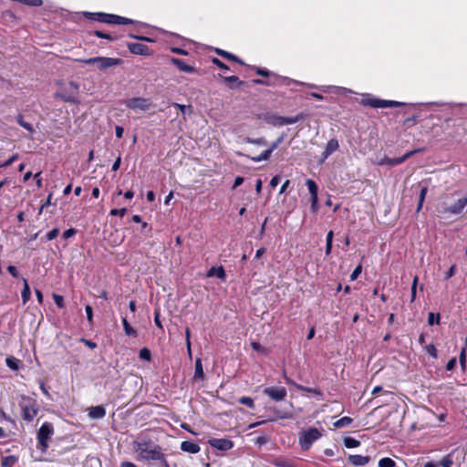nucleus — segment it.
<instances>
[{
    "label": "nucleus",
    "instance_id": "4c0bfd02",
    "mask_svg": "<svg viewBox=\"0 0 467 467\" xmlns=\"http://www.w3.org/2000/svg\"><path fill=\"white\" fill-rule=\"evenodd\" d=\"M425 350H426V352H427L430 356L433 357L434 358H437V350H436V348H435L434 345L430 344V345L426 346V347H425Z\"/></svg>",
    "mask_w": 467,
    "mask_h": 467
},
{
    "label": "nucleus",
    "instance_id": "c03bdc74",
    "mask_svg": "<svg viewBox=\"0 0 467 467\" xmlns=\"http://www.w3.org/2000/svg\"><path fill=\"white\" fill-rule=\"evenodd\" d=\"M58 234H59V230L57 228H55V229L51 230L50 232H48L47 234L46 237L48 241H50V240L55 239L58 235Z\"/></svg>",
    "mask_w": 467,
    "mask_h": 467
},
{
    "label": "nucleus",
    "instance_id": "69168bd1",
    "mask_svg": "<svg viewBox=\"0 0 467 467\" xmlns=\"http://www.w3.org/2000/svg\"><path fill=\"white\" fill-rule=\"evenodd\" d=\"M244 182V178L243 177H236L235 180H234V186L233 188L235 189L237 188L238 186H240L242 183Z\"/></svg>",
    "mask_w": 467,
    "mask_h": 467
},
{
    "label": "nucleus",
    "instance_id": "c9c22d12",
    "mask_svg": "<svg viewBox=\"0 0 467 467\" xmlns=\"http://www.w3.org/2000/svg\"><path fill=\"white\" fill-rule=\"evenodd\" d=\"M140 358L141 359L149 361L150 359V352L148 348H144L140 350Z\"/></svg>",
    "mask_w": 467,
    "mask_h": 467
},
{
    "label": "nucleus",
    "instance_id": "ea45409f",
    "mask_svg": "<svg viewBox=\"0 0 467 467\" xmlns=\"http://www.w3.org/2000/svg\"><path fill=\"white\" fill-rule=\"evenodd\" d=\"M53 298H54V301L56 303V305L58 306V307H63L64 306V298L62 296H59V295H57V294H54L53 295Z\"/></svg>",
    "mask_w": 467,
    "mask_h": 467
},
{
    "label": "nucleus",
    "instance_id": "de8ad7c7",
    "mask_svg": "<svg viewBox=\"0 0 467 467\" xmlns=\"http://www.w3.org/2000/svg\"><path fill=\"white\" fill-rule=\"evenodd\" d=\"M18 360L16 358H6V365L13 369H16L18 368L17 366Z\"/></svg>",
    "mask_w": 467,
    "mask_h": 467
},
{
    "label": "nucleus",
    "instance_id": "9b49d317",
    "mask_svg": "<svg viewBox=\"0 0 467 467\" xmlns=\"http://www.w3.org/2000/svg\"><path fill=\"white\" fill-rule=\"evenodd\" d=\"M129 50L135 55H147L148 47L140 43H130L128 44Z\"/></svg>",
    "mask_w": 467,
    "mask_h": 467
},
{
    "label": "nucleus",
    "instance_id": "864d4df0",
    "mask_svg": "<svg viewBox=\"0 0 467 467\" xmlns=\"http://www.w3.org/2000/svg\"><path fill=\"white\" fill-rule=\"evenodd\" d=\"M119 20H117L118 22H116V25H127V24H131L132 23V20L129 19V18H126V17H122V16H119Z\"/></svg>",
    "mask_w": 467,
    "mask_h": 467
},
{
    "label": "nucleus",
    "instance_id": "9d476101",
    "mask_svg": "<svg viewBox=\"0 0 467 467\" xmlns=\"http://www.w3.org/2000/svg\"><path fill=\"white\" fill-rule=\"evenodd\" d=\"M209 444L220 451H228L233 448L234 443L232 441L227 439H211L209 440Z\"/></svg>",
    "mask_w": 467,
    "mask_h": 467
},
{
    "label": "nucleus",
    "instance_id": "7c9ffc66",
    "mask_svg": "<svg viewBox=\"0 0 467 467\" xmlns=\"http://www.w3.org/2000/svg\"><path fill=\"white\" fill-rule=\"evenodd\" d=\"M239 403L243 404V405H245L249 408H254V400L250 397H241L239 400H238Z\"/></svg>",
    "mask_w": 467,
    "mask_h": 467
},
{
    "label": "nucleus",
    "instance_id": "6ab92c4d",
    "mask_svg": "<svg viewBox=\"0 0 467 467\" xmlns=\"http://www.w3.org/2000/svg\"><path fill=\"white\" fill-rule=\"evenodd\" d=\"M225 275H226L225 271L222 266H220V267L213 266V267L210 268L209 271L207 272L208 277L217 276L221 280H224Z\"/></svg>",
    "mask_w": 467,
    "mask_h": 467
},
{
    "label": "nucleus",
    "instance_id": "7ed1b4c3",
    "mask_svg": "<svg viewBox=\"0 0 467 467\" xmlns=\"http://www.w3.org/2000/svg\"><path fill=\"white\" fill-rule=\"evenodd\" d=\"M322 436V432L317 428H309L302 431L299 435V444L304 450H308L314 441Z\"/></svg>",
    "mask_w": 467,
    "mask_h": 467
},
{
    "label": "nucleus",
    "instance_id": "a18cd8bd",
    "mask_svg": "<svg viewBox=\"0 0 467 467\" xmlns=\"http://www.w3.org/2000/svg\"><path fill=\"white\" fill-rule=\"evenodd\" d=\"M127 213V209L126 208H121V209H112L110 211V214L111 215H119V216H124Z\"/></svg>",
    "mask_w": 467,
    "mask_h": 467
},
{
    "label": "nucleus",
    "instance_id": "393cba45",
    "mask_svg": "<svg viewBox=\"0 0 467 467\" xmlns=\"http://www.w3.org/2000/svg\"><path fill=\"white\" fill-rule=\"evenodd\" d=\"M359 444H360V442L354 438L347 437L344 439V445L347 448H356V447L359 446Z\"/></svg>",
    "mask_w": 467,
    "mask_h": 467
},
{
    "label": "nucleus",
    "instance_id": "b1692460",
    "mask_svg": "<svg viewBox=\"0 0 467 467\" xmlns=\"http://www.w3.org/2000/svg\"><path fill=\"white\" fill-rule=\"evenodd\" d=\"M351 422H352V419L346 416V417L339 419L336 422H334V427L335 428L346 427V426H348Z\"/></svg>",
    "mask_w": 467,
    "mask_h": 467
},
{
    "label": "nucleus",
    "instance_id": "ddd939ff",
    "mask_svg": "<svg viewBox=\"0 0 467 467\" xmlns=\"http://www.w3.org/2000/svg\"><path fill=\"white\" fill-rule=\"evenodd\" d=\"M106 415V410L102 406H94L88 409V416L93 420L102 419Z\"/></svg>",
    "mask_w": 467,
    "mask_h": 467
},
{
    "label": "nucleus",
    "instance_id": "412c9836",
    "mask_svg": "<svg viewBox=\"0 0 467 467\" xmlns=\"http://www.w3.org/2000/svg\"><path fill=\"white\" fill-rule=\"evenodd\" d=\"M203 377H204V372H203L201 358H197L195 361L194 378L202 379Z\"/></svg>",
    "mask_w": 467,
    "mask_h": 467
},
{
    "label": "nucleus",
    "instance_id": "dca6fc26",
    "mask_svg": "<svg viewBox=\"0 0 467 467\" xmlns=\"http://www.w3.org/2000/svg\"><path fill=\"white\" fill-rule=\"evenodd\" d=\"M348 462L355 466H362L369 462V457L361 455H349Z\"/></svg>",
    "mask_w": 467,
    "mask_h": 467
},
{
    "label": "nucleus",
    "instance_id": "680f3d73",
    "mask_svg": "<svg viewBox=\"0 0 467 467\" xmlns=\"http://www.w3.org/2000/svg\"><path fill=\"white\" fill-rule=\"evenodd\" d=\"M279 182H280V177H279V176H277V175H276V176H274V177L271 179V181H270V186H271V187H273V188H275V187H276V186L278 185Z\"/></svg>",
    "mask_w": 467,
    "mask_h": 467
},
{
    "label": "nucleus",
    "instance_id": "4468645a",
    "mask_svg": "<svg viewBox=\"0 0 467 467\" xmlns=\"http://www.w3.org/2000/svg\"><path fill=\"white\" fill-rule=\"evenodd\" d=\"M92 16H96L97 19L100 22L107 23V24H116L119 20V16L116 15H109V14H104V13H97V14H91Z\"/></svg>",
    "mask_w": 467,
    "mask_h": 467
},
{
    "label": "nucleus",
    "instance_id": "6e6d98bb",
    "mask_svg": "<svg viewBox=\"0 0 467 467\" xmlns=\"http://www.w3.org/2000/svg\"><path fill=\"white\" fill-rule=\"evenodd\" d=\"M455 270H456V265H451L450 267V269L447 271V273L445 274V278L446 279L451 278L455 274Z\"/></svg>",
    "mask_w": 467,
    "mask_h": 467
},
{
    "label": "nucleus",
    "instance_id": "0eeeda50",
    "mask_svg": "<svg viewBox=\"0 0 467 467\" xmlns=\"http://www.w3.org/2000/svg\"><path fill=\"white\" fill-rule=\"evenodd\" d=\"M125 105L131 109L148 110L150 108L149 99L143 98H132L125 101Z\"/></svg>",
    "mask_w": 467,
    "mask_h": 467
},
{
    "label": "nucleus",
    "instance_id": "a211bd4d",
    "mask_svg": "<svg viewBox=\"0 0 467 467\" xmlns=\"http://www.w3.org/2000/svg\"><path fill=\"white\" fill-rule=\"evenodd\" d=\"M172 63L182 72L192 73L194 68L179 58H172Z\"/></svg>",
    "mask_w": 467,
    "mask_h": 467
},
{
    "label": "nucleus",
    "instance_id": "aec40b11",
    "mask_svg": "<svg viewBox=\"0 0 467 467\" xmlns=\"http://www.w3.org/2000/svg\"><path fill=\"white\" fill-rule=\"evenodd\" d=\"M23 283H24V287L21 292V296H22L23 303L26 304L30 298L31 292H30V288H29L27 280L26 278H23Z\"/></svg>",
    "mask_w": 467,
    "mask_h": 467
},
{
    "label": "nucleus",
    "instance_id": "3c124183",
    "mask_svg": "<svg viewBox=\"0 0 467 467\" xmlns=\"http://www.w3.org/2000/svg\"><path fill=\"white\" fill-rule=\"evenodd\" d=\"M20 2L29 5H32V6H39L42 5L41 0H20Z\"/></svg>",
    "mask_w": 467,
    "mask_h": 467
},
{
    "label": "nucleus",
    "instance_id": "37998d69",
    "mask_svg": "<svg viewBox=\"0 0 467 467\" xmlns=\"http://www.w3.org/2000/svg\"><path fill=\"white\" fill-rule=\"evenodd\" d=\"M361 270H362V266H361V265H358L354 269V271L352 272V274L350 275V279H351L352 281L356 280V279L358 278V276L360 275Z\"/></svg>",
    "mask_w": 467,
    "mask_h": 467
},
{
    "label": "nucleus",
    "instance_id": "e2e57ef3",
    "mask_svg": "<svg viewBox=\"0 0 467 467\" xmlns=\"http://www.w3.org/2000/svg\"><path fill=\"white\" fill-rule=\"evenodd\" d=\"M8 272L14 276V277H17L18 276V272L16 270V267L14 266V265H9L8 268H7Z\"/></svg>",
    "mask_w": 467,
    "mask_h": 467
},
{
    "label": "nucleus",
    "instance_id": "8fccbe9b",
    "mask_svg": "<svg viewBox=\"0 0 467 467\" xmlns=\"http://www.w3.org/2000/svg\"><path fill=\"white\" fill-rule=\"evenodd\" d=\"M246 141L248 143H254V144H257V145H265V140L264 138H258V139H255V140H253V139H250L248 138L246 140Z\"/></svg>",
    "mask_w": 467,
    "mask_h": 467
},
{
    "label": "nucleus",
    "instance_id": "a878e982",
    "mask_svg": "<svg viewBox=\"0 0 467 467\" xmlns=\"http://www.w3.org/2000/svg\"><path fill=\"white\" fill-rule=\"evenodd\" d=\"M427 192H428V188L426 186L421 188L420 193V197H419V203H418V206H417V212L420 211V209L422 207V204H423V202L425 200Z\"/></svg>",
    "mask_w": 467,
    "mask_h": 467
},
{
    "label": "nucleus",
    "instance_id": "2eb2a0df",
    "mask_svg": "<svg viewBox=\"0 0 467 467\" xmlns=\"http://www.w3.org/2000/svg\"><path fill=\"white\" fill-rule=\"evenodd\" d=\"M181 449L183 451L189 452V453H198L201 451L200 446L197 443H194L192 441H184L181 443Z\"/></svg>",
    "mask_w": 467,
    "mask_h": 467
},
{
    "label": "nucleus",
    "instance_id": "052dcab7",
    "mask_svg": "<svg viewBox=\"0 0 467 467\" xmlns=\"http://www.w3.org/2000/svg\"><path fill=\"white\" fill-rule=\"evenodd\" d=\"M441 464L442 467H451L452 461L449 457H446L442 459Z\"/></svg>",
    "mask_w": 467,
    "mask_h": 467
},
{
    "label": "nucleus",
    "instance_id": "2f4dec72",
    "mask_svg": "<svg viewBox=\"0 0 467 467\" xmlns=\"http://www.w3.org/2000/svg\"><path fill=\"white\" fill-rule=\"evenodd\" d=\"M16 462V458L15 456H7L3 459L2 466L3 467H11Z\"/></svg>",
    "mask_w": 467,
    "mask_h": 467
},
{
    "label": "nucleus",
    "instance_id": "bb28decb",
    "mask_svg": "<svg viewBox=\"0 0 467 467\" xmlns=\"http://www.w3.org/2000/svg\"><path fill=\"white\" fill-rule=\"evenodd\" d=\"M271 150H269L268 149L265 150V151H263L259 156L257 157H253L252 160L255 162H259L261 161H266L270 158L271 156Z\"/></svg>",
    "mask_w": 467,
    "mask_h": 467
},
{
    "label": "nucleus",
    "instance_id": "473e14b6",
    "mask_svg": "<svg viewBox=\"0 0 467 467\" xmlns=\"http://www.w3.org/2000/svg\"><path fill=\"white\" fill-rule=\"evenodd\" d=\"M17 122H18V124L20 126H22L23 128H25L28 131L32 132L34 130L32 125L30 123H28V122H26L22 116H18L17 117Z\"/></svg>",
    "mask_w": 467,
    "mask_h": 467
},
{
    "label": "nucleus",
    "instance_id": "13d9d810",
    "mask_svg": "<svg viewBox=\"0 0 467 467\" xmlns=\"http://www.w3.org/2000/svg\"><path fill=\"white\" fill-rule=\"evenodd\" d=\"M17 158H18V155L15 154L11 158H9L5 163H3L1 166L7 167V166L11 165Z\"/></svg>",
    "mask_w": 467,
    "mask_h": 467
},
{
    "label": "nucleus",
    "instance_id": "4be33fe9",
    "mask_svg": "<svg viewBox=\"0 0 467 467\" xmlns=\"http://www.w3.org/2000/svg\"><path fill=\"white\" fill-rule=\"evenodd\" d=\"M122 325L127 336L136 337L137 331L129 324L126 317L122 318Z\"/></svg>",
    "mask_w": 467,
    "mask_h": 467
},
{
    "label": "nucleus",
    "instance_id": "603ef678",
    "mask_svg": "<svg viewBox=\"0 0 467 467\" xmlns=\"http://www.w3.org/2000/svg\"><path fill=\"white\" fill-rule=\"evenodd\" d=\"M85 310H86V314H87V318H88V322L91 323L92 318H93L92 307L90 306L87 305L85 307Z\"/></svg>",
    "mask_w": 467,
    "mask_h": 467
},
{
    "label": "nucleus",
    "instance_id": "5701e85b",
    "mask_svg": "<svg viewBox=\"0 0 467 467\" xmlns=\"http://www.w3.org/2000/svg\"><path fill=\"white\" fill-rule=\"evenodd\" d=\"M304 119V114L300 113L295 117H284V125H291Z\"/></svg>",
    "mask_w": 467,
    "mask_h": 467
},
{
    "label": "nucleus",
    "instance_id": "6e6552de",
    "mask_svg": "<svg viewBox=\"0 0 467 467\" xmlns=\"http://www.w3.org/2000/svg\"><path fill=\"white\" fill-rule=\"evenodd\" d=\"M367 104L371 106L372 108H376V109L393 108V107H399L401 105V103L398 102V101L383 100V99H368Z\"/></svg>",
    "mask_w": 467,
    "mask_h": 467
},
{
    "label": "nucleus",
    "instance_id": "f704fd0d",
    "mask_svg": "<svg viewBox=\"0 0 467 467\" xmlns=\"http://www.w3.org/2000/svg\"><path fill=\"white\" fill-rule=\"evenodd\" d=\"M395 161V158L394 159H390V158H388V157H384L383 159L379 160L378 161V164L379 165H385V164H388V165H391V166H394V165H399L400 163H394L393 161Z\"/></svg>",
    "mask_w": 467,
    "mask_h": 467
},
{
    "label": "nucleus",
    "instance_id": "1a4fd4ad",
    "mask_svg": "<svg viewBox=\"0 0 467 467\" xmlns=\"http://www.w3.org/2000/svg\"><path fill=\"white\" fill-rule=\"evenodd\" d=\"M306 184L308 191L311 194V209L313 212H317V185L311 179H307L306 182Z\"/></svg>",
    "mask_w": 467,
    "mask_h": 467
},
{
    "label": "nucleus",
    "instance_id": "774afa93",
    "mask_svg": "<svg viewBox=\"0 0 467 467\" xmlns=\"http://www.w3.org/2000/svg\"><path fill=\"white\" fill-rule=\"evenodd\" d=\"M289 184H290V181H289V180H286V181L282 184V186H281V188H280V191H279V193H280V194L284 193V192L286 191V189L288 188Z\"/></svg>",
    "mask_w": 467,
    "mask_h": 467
},
{
    "label": "nucleus",
    "instance_id": "4d7b16f0",
    "mask_svg": "<svg viewBox=\"0 0 467 467\" xmlns=\"http://www.w3.org/2000/svg\"><path fill=\"white\" fill-rule=\"evenodd\" d=\"M251 346H252L253 349L255 350V351H260V352H264L265 351V348L258 342H252Z\"/></svg>",
    "mask_w": 467,
    "mask_h": 467
},
{
    "label": "nucleus",
    "instance_id": "20e7f679",
    "mask_svg": "<svg viewBox=\"0 0 467 467\" xmlns=\"http://www.w3.org/2000/svg\"><path fill=\"white\" fill-rule=\"evenodd\" d=\"M22 409V416L25 420L31 421L37 414V408L35 401L29 399H23L20 403Z\"/></svg>",
    "mask_w": 467,
    "mask_h": 467
},
{
    "label": "nucleus",
    "instance_id": "f257e3e1",
    "mask_svg": "<svg viewBox=\"0 0 467 467\" xmlns=\"http://www.w3.org/2000/svg\"><path fill=\"white\" fill-rule=\"evenodd\" d=\"M134 450L141 459L161 460L167 466L159 446L149 442H134Z\"/></svg>",
    "mask_w": 467,
    "mask_h": 467
},
{
    "label": "nucleus",
    "instance_id": "bf43d9fd",
    "mask_svg": "<svg viewBox=\"0 0 467 467\" xmlns=\"http://www.w3.org/2000/svg\"><path fill=\"white\" fill-rule=\"evenodd\" d=\"M455 365H456V358H451V359H450V360L448 361V363H447V365H446V369H447V370H451V369H453V368H454Z\"/></svg>",
    "mask_w": 467,
    "mask_h": 467
},
{
    "label": "nucleus",
    "instance_id": "09e8293b",
    "mask_svg": "<svg viewBox=\"0 0 467 467\" xmlns=\"http://www.w3.org/2000/svg\"><path fill=\"white\" fill-rule=\"evenodd\" d=\"M94 35L97 36L98 37L105 38V39H108V40H112L113 39V37L110 35L103 33V32L99 31V30L94 31Z\"/></svg>",
    "mask_w": 467,
    "mask_h": 467
},
{
    "label": "nucleus",
    "instance_id": "f3484780",
    "mask_svg": "<svg viewBox=\"0 0 467 467\" xmlns=\"http://www.w3.org/2000/svg\"><path fill=\"white\" fill-rule=\"evenodd\" d=\"M339 147L338 141L336 139H331L328 140L326 150L323 152V159H327L329 155H331L334 151H336Z\"/></svg>",
    "mask_w": 467,
    "mask_h": 467
},
{
    "label": "nucleus",
    "instance_id": "0e129e2a",
    "mask_svg": "<svg viewBox=\"0 0 467 467\" xmlns=\"http://www.w3.org/2000/svg\"><path fill=\"white\" fill-rule=\"evenodd\" d=\"M281 141H282V138H279L276 141H275L271 144V146L268 150H271V152H273L278 147V145L281 143Z\"/></svg>",
    "mask_w": 467,
    "mask_h": 467
},
{
    "label": "nucleus",
    "instance_id": "5fc2aeb1",
    "mask_svg": "<svg viewBox=\"0 0 467 467\" xmlns=\"http://www.w3.org/2000/svg\"><path fill=\"white\" fill-rule=\"evenodd\" d=\"M75 234H76V230L74 228H70L63 233V237L65 239H67V238L73 236Z\"/></svg>",
    "mask_w": 467,
    "mask_h": 467
},
{
    "label": "nucleus",
    "instance_id": "c85d7f7f",
    "mask_svg": "<svg viewBox=\"0 0 467 467\" xmlns=\"http://www.w3.org/2000/svg\"><path fill=\"white\" fill-rule=\"evenodd\" d=\"M379 467H395V462L390 458H382L379 462Z\"/></svg>",
    "mask_w": 467,
    "mask_h": 467
},
{
    "label": "nucleus",
    "instance_id": "423d86ee",
    "mask_svg": "<svg viewBox=\"0 0 467 467\" xmlns=\"http://www.w3.org/2000/svg\"><path fill=\"white\" fill-rule=\"evenodd\" d=\"M263 392L275 401L284 400L287 395L286 389L284 387H268Z\"/></svg>",
    "mask_w": 467,
    "mask_h": 467
},
{
    "label": "nucleus",
    "instance_id": "338daca9",
    "mask_svg": "<svg viewBox=\"0 0 467 467\" xmlns=\"http://www.w3.org/2000/svg\"><path fill=\"white\" fill-rule=\"evenodd\" d=\"M120 162H121V159H120V157H118V158L116 159V161H114L113 165H112V170H113L114 171H118V170H119V166H120Z\"/></svg>",
    "mask_w": 467,
    "mask_h": 467
},
{
    "label": "nucleus",
    "instance_id": "f03ea898",
    "mask_svg": "<svg viewBox=\"0 0 467 467\" xmlns=\"http://www.w3.org/2000/svg\"><path fill=\"white\" fill-rule=\"evenodd\" d=\"M77 61L82 62L86 65H96L99 70H106L109 67H116L121 63V60L119 58L106 57H96L87 59H77Z\"/></svg>",
    "mask_w": 467,
    "mask_h": 467
},
{
    "label": "nucleus",
    "instance_id": "72a5a7b5",
    "mask_svg": "<svg viewBox=\"0 0 467 467\" xmlns=\"http://www.w3.org/2000/svg\"><path fill=\"white\" fill-rule=\"evenodd\" d=\"M440 322V315H435L434 313H429L428 323L432 326L434 324H439Z\"/></svg>",
    "mask_w": 467,
    "mask_h": 467
},
{
    "label": "nucleus",
    "instance_id": "e433bc0d",
    "mask_svg": "<svg viewBox=\"0 0 467 467\" xmlns=\"http://www.w3.org/2000/svg\"><path fill=\"white\" fill-rule=\"evenodd\" d=\"M284 117L274 116L269 122L275 126H285L283 122Z\"/></svg>",
    "mask_w": 467,
    "mask_h": 467
},
{
    "label": "nucleus",
    "instance_id": "39448f33",
    "mask_svg": "<svg viewBox=\"0 0 467 467\" xmlns=\"http://www.w3.org/2000/svg\"><path fill=\"white\" fill-rule=\"evenodd\" d=\"M54 432V428L51 423L45 422L40 427L38 433H37V439L38 442L40 444L41 450L45 451L48 444L47 440L50 438V436Z\"/></svg>",
    "mask_w": 467,
    "mask_h": 467
},
{
    "label": "nucleus",
    "instance_id": "c756f323",
    "mask_svg": "<svg viewBox=\"0 0 467 467\" xmlns=\"http://www.w3.org/2000/svg\"><path fill=\"white\" fill-rule=\"evenodd\" d=\"M418 151H420V150H410V151H408L407 153H405L402 157L400 158H395V161H393L394 163H402L403 161H405L409 157L412 156L414 153L418 152Z\"/></svg>",
    "mask_w": 467,
    "mask_h": 467
},
{
    "label": "nucleus",
    "instance_id": "a19ab883",
    "mask_svg": "<svg viewBox=\"0 0 467 467\" xmlns=\"http://www.w3.org/2000/svg\"><path fill=\"white\" fill-rule=\"evenodd\" d=\"M217 53L219 55H221L222 57H223L229 58V59H232V60H234V61H238L237 57L234 55H233L231 53H228L226 51L217 50Z\"/></svg>",
    "mask_w": 467,
    "mask_h": 467
},
{
    "label": "nucleus",
    "instance_id": "58836bf2",
    "mask_svg": "<svg viewBox=\"0 0 467 467\" xmlns=\"http://www.w3.org/2000/svg\"><path fill=\"white\" fill-rule=\"evenodd\" d=\"M224 81L229 84H238L241 85L243 82L239 80V78L236 76H230L225 77Z\"/></svg>",
    "mask_w": 467,
    "mask_h": 467
},
{
    "label": "nucleus",
    "instance_id": "49530a36",
    "mask_svg": "<svg viewBox=\"0 0 467 467\" xmlns=\"http://www.w3.org/2000/svg\"><path fill=\"white\" fill-rule=\"evenodd\" d=\"M459 360H460L461 366L462 367V368H464L465 362H466V350H465V348H463L462 349V351L460 353Z\"/></svg>",
    "mask_w": 467,
    "mask_h": 467
},
{
    "label": "nucleus",
    "instance_id": "79ce46f5",
    "mask_svg": "<svg viewBox=\"0 0 467 467\" xmlns=\"http://www.w3.org/2000/svg\"><path fill=\"white\" fill-rule=\"evenodd\" d=\"M417 284H418V276H415L413 278V282L411 285V301H414V299L416 297Z\"/></svg>",
    "mask_w": 467,
    "mask_h": 467
},
{
    "label": "nucleus",
    "instance_id": "cd10ccee",
    "mask_svg": "<svg viewBox=\"0 0 467 467\" xmlns=\"http://www.w3.org/2000/svg\"><path fill=\"white\" fill-rule=\"evenodd\" d=\"M171 106L180 109L183 115L192 113L191 106L182 105L179 103H173Z\"/></svg>",
    "mask_w": 467,
    "mask_h": 467
},
{
    "label": "nucleus",
    "instance_id": "f8f14e48",
    "mask_svg": "<svg viewBox=\"0 0 467 467\" xmlns=\"http://www.w3.org/2000/svg\"><path fill=\"white\" fill-rule=\"evenodd\" d=\"M467 204V198L459 199L453 205L446 209V212L453 214L460 213Z\"/></svg>",
    "mask_w": 467,
    "mask_h": 467
}]
</instances>
